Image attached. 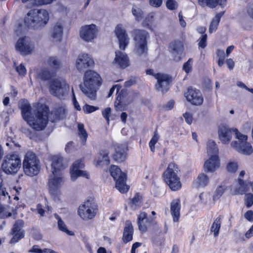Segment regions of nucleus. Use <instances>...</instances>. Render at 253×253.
<instances>
[{"instance_id": "nucleus-36", "label": "nucleus", "mask_w": 253, "mask_h": 253, "mask_svg": "<svg viewBox=\"0 0 253 253\" xmlns=\"http://www.w3.org/2000/svg\"><path fill=\"white\" fill-rule=\"evenodd\" d=\"M44 63L45 65L55 70L59 69L61 65L60 61L56 57H48Z\"/></svg>"}, {"instance_id": "nucleus-26", "label": "nucleus", "mask_w": 253, "mask_h": 253, "mask_svg": "<svg viewBox=\"0 0 253 253\" xmlns=\"http://www.w3.org/2000/svg\"><path fill=\"white\" fill-rule=\"evenodd\" d=\"M153 221L154 219L148 218L145 212H141L137 216V223L138 229L141 232H145Z\"/></svg>"}, {"instance_id": "nucleus-11", "label": "nucleus", "mask_w": 253, "mask_h": 253, "mask_svg": "<svg viewBox=\"0 0 253 253\" xmlns=\"http://www.w3.org/2000/svg\"><path fill=\"white\" fill-rule=\"evenodd\" d=\"M15 49L22 55H31L35 51V43L30 37L21 36L15 43Z\"/></svg>"}, {"instance_id": "nucleus-34", "label": "nucleus", "mask_w": 253, "mask_h": 253, "mask_svg": "<svg viewBox=\"0 0 253 253\" xmlns=\"http://www.w3.org/2000/svg\"><path fill=\"white\" fill-rule=\"evenodd\" d=\"M207 152L208 156H219L218 148L215 142L212 140L208 141Z\"/></svg>"}, {"instance_id": "nucleus-55", "label": "nucleus", "mask_w": 253, "mask_h": 253, "mask_svg": "<svg viewBox=\"0 0 253 253\" xmlns=\"http://www.w3.org/2000/svg\"><path fill=\"white\" fill-rule=\"evenodd\" d=\"M166 5L168 9L170 10H173L177 7V3L174 0H168Z\"/></svg>"}, {"instance_id": "nucleus-22", "label": "nucleus", "mask_w": 253, "mask_h": 253, "mask_svg": "<svg viewBox=\"0 0 253 253\" xmlns=\"http://www.w3.org/2000/svg\"><path fill=\"white\" fill-rule=\"evenodd\" d=\"M84 166V164L81 160L75 161L72 165L70 169L71 178L73 180H75L79 176H82L86 178H89V174L86 171L81 170Z\"/></svg>"}, {"instance_id": "nucleus-28", "label": "nucleus", "mask_w": 253, "mask_h": 253, "mask_svg": "<svg viewBox=\"0 0 253 253\" xmlns=\"http://www.w3.org/2000/svg\"><path fill=\"white\" fill-rule=\"evenodd\" d=\"M64 22L62 20L57 21L53 25L51 36L55 41H60L62 37Z\"/></svg>"}, {"instance_id": "nucleus-3", "label": "nucleus", "mask_w": 253, "mask_h": 253, "mask_svg": "<svg viewBox=\"0 0 253 253\" xmlns=\"http://www.w3.org/2000/svg\"><path fill=\"white\" fill-rule=\"evenodd\" d=\"M49 19V13L46 10L34 9L27 14L24 22L28 27L38 28L45 25Z\"/></svg>"}, {"instance_id": "nucleus-7", "label": "nucleus", "mask_w": 253, "mask_h": 253, "mask_svg": "<svg viewBox=\"0 0 253 253\" xmlns=\"http://www.w3.org/2000/svg\"><path fill=\"white\" fill-rule=\"evenodd\" d=\"M98 211V205L95 199L92 197H88L81 204L78 210L79 215L84 220L94 218Z\"/></svg>"}, {"instance_id": "nucleus-17", "label": "nucleus", "mask_w": 253, "mask_h": 253, "mask_svg": "<svg viewBox=\"0 0 253 253\" xmlns=\"http://www.w3.org/2000/svg\"><path fill=\"white\" fill-rule=\"evenodd\" d=\"M24 222L22 220L16 221L11 229L10 234L12 236L9 244H15L25 236V231L23 229Z\"/></svg>"}, {"instance_id": "nucleus-46", "label": "nucleus", "mask_w": 253, "mask_h": 253, "mask_svg": "<svg viewBox=\"0 0 253 253\" xmlns=\"http://www.w3.org/2000/svg\"><path fill=\"white\" fill-rule=\"evenodd\" d=\"M198 3L202 7L208 6L210 8L216 7V1L215 0H198Z\"/></svg>"}, {"instance_id": "nucleus-39", "label": "nucleus", "mask_w": 253, "mask_h": 253, "mask_svg": "<svg viewBox=\"0 0 253 253\" xmlns=\"http://www.w3.org/2000/svg\"><path fill=\"white\" fill-rule=\"evenodd\" d=\"M223 15V13H217L215 16L212 19L211 23L210 25L209 32L211 33L215 32L218 26L220 18Z\"/></svg>"}, {"instance_id": "nucleus-54", "label": "nucleus", "mask_w": 253, "mask_h": 253, "mask_svg": "<svg viewBox=\"0 0 253 253\" xmlns=\"http://www.w3.org/2000/svg\"><path fill=\"white\" fill-rule=\"evenodd\" d=\"M111 109L110 108H105L102 112V116L106 119L107 123L109 124V117L111 114Z\"/></svg>"}, {"instance_id": "nucleus-33", "label": "nucleus", "mask_w": 253, "mask_h": 253, "mask_svg": "<svg viewBox=\"0 0 253 253\" xmlns=\"http://www.w3.org/2000/svg\"><path fill=\"white\" fill-rule=\"evenodd\" d=\"M66 116V109L64 106L56 108L51 114L50 118L52 122H55L64 118Z\"/></svg>"}, {"instance_id": "nucleus-40", "label": "nucleus", "mask_w": 253, "mask_h": 253, "mask_svg": "<svg viewBox=\"0 0 253 253\" xmlns=\"http://www.w3.org/2000/svg\"><path fill=\"white\" fill-rule=\"evenodd\" d=\"M155 13L154 12H151L149 13L143 20L142 25L143 27L149 28L151 30H153V28L151 24L154 21V17Z\"/></svg>"}, {"instance_id": "nucleus-35", "label": "nucleus", "mask_w": 253, "mask_h": 253, "mask_svg": "<svg viewBox=\"0 0 253 253\" xmlns=\"http://www.w3.org/2000/svg\"><path fill=\"white\" fill-rule=\"evenodd\" d=\"M253 236V225L244 234L240 232L236 234V238L238 241H246Z\"/></svg>"}, {"instance_id": "nucleus-56", "label": "nucleus", "mask_w": 253, "mask_h": 253, "mask_svg": "<svg viewBox=\"0 0 253 253\" xmlns=\"http://www.w3.org/2000/svg\"><path fill=\"white\" fill-rule=\"evenodd\" d=\"M71 92L72 93V97H73V103L74 104L75 108L77 110H81V107H80L79 103L78 102V101L76 100V98L75 97V94L74 93V89H73V87H72V88H71Z\"/></svg>"}, {"instance_id": "nucleus-29", "label": "nucleus", "mask_w": 253, "mask_h": 253, "mask_svg": "<svg viewBox=\"0 0 253 253\" xmlns=\"http://www.w3.org/2000/svg\"><path fill=\"white\" fill-rule=\"evenodd\" d=\"M181 209L180 201L178 199H174L170 203V213L173 222H178L180 218Z\"/></svg>"}, {"instance_id": "nucleus-41", "label": "nucleus", "mask_w": 253, "mask_h": 253, "mask_svg": "<svg viewBox=\"0 0 253 253\" xmlns=\"http://www.w3.org/2000/svg\"><path fill=\"white\" fill-rule=\"evenodd\" d=\"M239 168V163L237 160H229L226 165V170L230 173H235Z\"/></svg>"}, {"instance_id": "nucleus-6", "label": "nucleus", "mask_w": 253, "mask_h": 253, "mask_svg": "<svg viewBox=\"0 0 253 253\" xmlns=\"http://www.w3.org/2000/svg\"><path fill=\"white\" fill-rule=\"evenodd\" d=\"M133 38L135 54L139 57L147 55L148 48L147 39L149 37L147 32L144 30L135 29L132 32Z\"/></svg>"}, {"instance_id": "nucleus-61", "label": "nucleus", "mask_w": 253, "mask_h": 253, "mask_svg": "<svg viewBox=\"0 0 253 253\" xmlns=\"http://www.w3.org/2000/svg\"><path fill=\"white\" fill-rule=\"evenodd\" d=\"M162 0H149L150 4L153 7H160L162 4Z\"/></svg>"}, {"instance_id": "nucleus-25", "label": "nucleus", "mask_w": 253, "mask_h": 253, "mask_svg": "<svg viewBox=\"0 0 253 253\" xmlns=\"http://www.w3.org/2000/svg\"><path fill=\"white\" fill-rule=\"evenodd\" d=\"M66 182L61 173L58 175H51L48 179V187L50 190H57L64 188Z\"/></svg>"}, {"instance_id": "nucleus-23", "label": "nucleus", "mask_w": 253, "mask_h": 253, "mask_svg": "<svg viewBox=\"0 0 253 253\" xmlns=\"http://www.w3.org/2000/svg\"><path fill=\"white\" fill-rule=\"evenodd\" d=\"M131 96L130 93H127L125 90L122 91L121 93L118 95L115 102L116 109L120 111L125 110L126 105L132 100Z\"/></svg>"}, {"instance_id": "nucleus-51", "label": "nucleus", "mask_w": 253, "mask_h": 253, "mask_svg": "<svg viewBox=\"0 0 253 253\" xmlns=\"http://www.w3.org/2000/svg\"><path fill=\"white\" fill-rule=\"evenodd\" d=\"M25 29V26L19 23H18L14 29V33L17 36L22 35Z\"/></svg>"}, {"instance_id": "nucleus-38", "label": "nucleus", "mask_w": 253, "mask_h": 253, "mask_svg": "<svg viewBox=\"0 0 253 253\" xmlns=\"http://www.w3.org/2000/svg\"><path fill=\"white\" fill-rule=\"evenodd\" d=\"M222 217L219 215L217 217L213 222L211 228V231L213 233L214 236L217 237L219 234V231L221 227V220Z\"/></svg>"}, {"instance_id": "nucleus-30", "label": "nucleus", "mask_w": 253, "mask_h": 253, "mask_svg": "<svg viewBox=\"0 0 253 253\" xmlns=\"http://www.w3.org/2000/svg\"><path fill=\"white\" fill-rule=\"evenodd\" d=\"M133 228L130 221L126 220L125 222L123 240L127 243L132 240Z\"/></svg>"}, {"instance_id": "nucleus-13", "label": "nucleus", "mask_w": 253, "mask_h": 253, "mask_svg": "<svg viewBox=\"0 0 253 253\" xmlns=\"http://www.w3.org/2000/svg\"><path fill=\"white\" fill-rule=\"evenodd\" d=\"M98 29L93 24L85 25L81 27L80 30V36L84 41L92 42L97 38Z\"/></svg>"}, {"instance_id": "nucleus-27", "label": "nucleus", "mask_w": 253, "mask_h": 253, "mask_svg": "<svg viewBox=\"0 0 253 253\" xmlns=\"http://www.w3.org/2000/svg\"><path fill=\"white\" fill-rule=\"evenodd\" d=\"M127 147L126 144L117 145L115 146V153L113 155L114 160L117 162H123L126 158Z\"/></svg>"}, {"instance_id": "nucleus-12", "label": "nucleus", "mask_w": 253, "mask_h": 253, "mask_svg": "<svg viewBox=\"0 0 253 253\" xmlns=\"http://www.w3.org/2000/svg\"><path fill=\"white\" fill-rule=\"evenodd\" d=\"M109 171L111 175L116 181V187L118 190H128L129 186L126 184V175L117 166L112 165Z\"/></svg>"}, {"instance_id": "nucleus-2", "label": "nucleus", "mask_w": 253, "mask_h": 253, "mask_svg": "<svg viewBox=\"0 0 253 253\" xmlns=\"http://www.w3.org/2000/svg\"><path fill=\"white\" fill-rule=\"evenodd\" d=\"M101 85L100 75L93 71L89 70L84 73V82L80 85V88L87 97L94 100L96 97V91Z\"/></svg>"}, {"instance_id": "nucleus-58", "label": "nucleus", "mask_w": 253, "mask_h": 253, "mask_svg": "<svg viewBox=\"0 0 253 253\" xmlns=\"http://www.w3.org/2000/svg\"><path fill=\"white\" fill-rule=\"evenodd\" d=\"M30 253H43V250L41 249L38 245H34L28 251Z\"/></svg>"}, {"instance_id": "nucleus-20", "label": "nucleus", "mask_w": 253, "mask_h": 253, "mask_svg": "<svg viewBox=\"0 0 253 253\" xmlns=\"http://www.w3.org/2000/svg\"><path fill=\"white\" fill-rule=\"evenodd\" d=\"M220 160L219 156H208L204 164L203 169L207 173H213L219 169Z\"/></svg>"}, {"instance_id": "nucleus-21", "label": "nucleus", "mask_w": 253, "mask_h": 253, "mask_svg": "<svg viewBox=\"0 0 253 253\" xmlns=\"http://www.w3.org/2000/svg\"><path fill=\"white\" fill-rule=\"evenodd\" d=\"M112 63L118 68L126 69L129 66L130 62L129 58L126 53L118 50L115 52V57Z\"/></svg>"}, {"instance_id": "nucleus-24", "label": "nucleus", "mask_w": 253, "mask_h": 253, "mask_svg": "<svg viewBox=\"0 0 253 253\" xmlns=\"http://www.w3.org/2000/svg\"><path fill=\"white\" fill-rule=\"evenodd\" d=\"M51 161V170L53 175H60L61 169H63V158L59 155H52L50 156Z\"/></svg>"}, {"instance_id": "nucleus-31", "label": "nucleus", "mask_w": 253, "mask_h": 253, "mask_svg": "<svg viewBox=\"0 0 253 253\" xmlns=\"http://www.w3.org/2000/svg\"><path fill=\"white\" fill-rule=\"evenodd\" d=\"M109 154V151L107 150H102L101 151L98 157L94 161L95 165L96 166L109 165L110 164Z\"/></svg>"}, {"instance_id": "nucleus-8", "label": "nucleus", "mask_w": 253, "mask_h": 253, "mask_svg": "<svg viewBox=\"0 0 253 253\" xmlns=\"http://www.w3.org/2000/svg\"><path fill=\"white\" fill-rule=\"evenodd\" d=\"M23 168L27 175L33 176L38 174L40 169L39 161L34 153L30 151L26 153L23 161Z\"/></svg>"}, {"instance_id": "nucleus-19", "label": "nucleus", "mask_w": 253, "mask_h": 253, "mask_svg": "<svg viewBox=\"0 0 253 253\" xmlns=\"http://www.w3.org/2000/svg\"><path fill=\"white\" fill-rule=\"evenodd\" d=\"M94 63V60L90 55L83 53L79 54L77 58L75 66L77 70L81 72L92 66Z\"/></svg>"}, {"instance_id": "nucleus-5", "label": "nucleus", "mask_w": 253, "mask_h": 253, "mask_svg": "<svg viewBox=\"0 0 253 253\" xmlns=\"http://www.w3.org/2000/svg\"><path fill=\"white\" fill-rule=\"evenodd\" d=\"M71 88L66 80L63 78L52 79L49 84V91L53 96L63 100L69 95Z\"/></svg>"}, {"instance_id": "nucleus-14", "label": "nucleus", "mask_w": 253, "mask_h": 253, "mask_svg": "<svg viewBox=\"0 0 253 253\" xmlns=\"http://www.w3.org/2000/svg\"><path fill=\"white\" fill-rule=\"evenodd\" d=\"M146 74L153 76L157 80V83L156 84L157 90L162 93L168 90L169 86V78L167 75L162 73L155 74L152 69L147 70Z\"/></svg>"}, {"instance_id": "nucleus-48", "label": "nucleus", "mask_w": 253, "mask_h": 253, "mask_svg": "<svg viewBox=\"0 0 253 253\" xmlns=\"http://www.w3.org/2000/svg\"><path fill=\"white\" fill-rule=\"evenodd\" d=\"M193 60L192 58H189L183 66V70L186 73H189L192 71Z\"/></svg>"}, {"instance_id": "nucleus-16", "label": "nucleus", "mask_w": 253, "mask_h": 253, "mask_svg": "<svg viewBox=\"0 0 253 253\" xmlns=\"http://www.w3.org/2000/svg\"><path fill=\"white\" fill-rule=\"evenodd\" d=\"M114 32L118 39L120 48L125 50L130 40L125 28L122 24H118L116 27Z\"/></svg>"}, {"instance_id": "nucleus-18", "label": "nucleus", "mask_w": 253, "mask_h": 253, "mask_svg": "<svg viewBox=\"0 0 253 253\" xmlns=\"http://www.w3.org/2000/svg\"><path fill=\"white\" fill-rule=\"evenodd\" d=\"M184 96L187 101L193 105H201L204 101L202 93L199 90L195 88H188L184 93Z\"/></svg>"}, {"instance_id": "nucleus-42", "label": "nucleus", "mask_w": 253, "mask_h": 253, "mask_svg": "<svg viewBox=\"0 0 253 253\" xmlns=\"http://www.w3.org/2000/svg\"><path fill=\"white\" fill-rule=\"evenodd\" d=\"M131 11L136 21H140L142 20L143 17L144 12L140 7L136 5H133L132 6Z\"/></svg>"}, {"instance_id": "nucleus-4", "label": "nucleus", "mask_w": 253, "mask_h": 253, "mask_svg": "<svg viewBox=\"0 0 253 253\" xmlns=\"http://www.w3.org/2000/svg\"><path fill=\"white\" fill-rule=\"evenodd\" d=\"M179 171L180 169L178 165L171 162L162 174L164 181L171 190H177L181 188V183L178 176Z\"/></svg>"}, {"instance_id": "nucleus-49", "label": "nucleus", "mask_w": 253, "mask_h": 253, "mask_svg": "<svg viewBox=\"0 0 253 253\" xmlns=\"http://www.w3.org/2000/svg\"><path fill=\"white\" fill-rule=\"evenodd\" d=\"M246 174V172L245 170H241L239 174V177L238 178V183L240 185V188L243 189L244 187H245V185L248 181H244L242 178L245 176Z\"/></svg>"}, {"instance_id": "nucleus-32", "label": "nucleus", "mask_w": 253, "mask_h": 253, "mask_svg": "<svg viewBox=\"0 0 253 253\" xmlns=\"http://www.w3.org/2000/svg\"><path fill=\"white\" fill-rule=\"evenodd\" d=\"M209 182V178L208 176L204 173H201L194 181L193 185L195 188H203L208 184Z\"/></svg>"}, {"instance_id": "nucleus-10", "label": "nucleus", "mask_w": 253, "mask_h": 253, "mask_svg": "<svg viewBox=\"0 0 253 253\" xmlns=\"http://www.w3.org/2000/svg\"><path fill=\"white\" fill-rule=\"evenodd\" d=\"M21 167V160L15 154L7 155L2 164L3 171L7 174H15L18 171Z\"/></svg>"}, {"instance_id": "nucleus-53", "label": "nucleus", "mask_w": 253, "mask_h": 253, "mask_svg": "<svg viewBox=\"0 0 253 253\" xmlns=\"http://www.w3.org/2000/svg\"><path fill=\"white\" fill-rule=\"evenodd\" d=\"M83 109L85 113L89 114L98 110V108L93 106L86 104L83 107Z\"/></svg>"}, {"instance_id": "nucleus-57", "label": "nucleus", "mask_w": 253, "mask_h": 253, "mask_svg": "<svg viewBox=\"0 0 253 253\" xmlns=\"http://www.w3.org/2000/svg\"><path fill=\"white\" fill-rule=\"evenodd\" d=\"M207 39V36L206 35H202L201 38L200 39L199 42V46L202 48H205L206 46V41Z\"/></svg>"}, {"instance_id": "nucleus-52", "label": "nucleus", "mask_w": 253, "mask_h": 253, "mask_svg": "<svg viewBox=\"0 0 253 253\" xmlns=\"http://www.w3.org/2000/svg\"><path fill=\"white\" fill-rule=\"evenodd\" d=\"M183 116L185 122L188 125H191L193 120V114L190 112H186L183 114Z\"/></svg>"}, {"instance_id": "nucleus-47", "label": "nucleus", "mask_w": 253, "mask_h": 253, "mask_svg": "<svg viewBox=\"0 0 253 253\" xmlns=\"http://www.w3.org/2000/svg\"><path fill=\"white\" fill-rule=\"evenodd\" d=\"M11 216L8 207H4L0 204V218L3 219Z\"/></svg>"}, {"instance_id": "nucleus-50", "label": "nucleus", "mask_w": 253, "mask_h": 253, "mask_svg": "<svg viewBox=\"0 0 253 253\" xmlns=\"http://www.w3.org/2000/svg\"><path fill=\"white\" fill-rule=\"evenodd\" d=\"M245 204L248 208L251 207L253 205V194H247L245 196Z\"/></svg>"}, {"instance_id": "nucleus-43", "label": "nucleus", "mask_w": 253, "mask_h": 253, "mask_svg": "<svg viewBox=\"0 0 253 253\" xmlns=\"http://www.w3.org/2000/svg\"><path fill=\"white\" fill-rule=\"evenodd\" d=\"M54 75L53 72L47 70H41L38 74V77L42 80H48Z\"/></svg>"}, {"instance_id": "nucleus-37", "label": "nucleus", "mask_w": 253, "mask_h": 253, "mask_svg": "<svg viewBox=\"0 0 253 253\" xmlns=\"http://www.w3.org/2000/svg\"><path fill=\"white\" fill-rule=\"evenodd\" d=\"M54 216L55 218L57 220L58 227L60 231L66 233L68 235H74V233L72 231H69L67 227L65 224V222L61 219V218L58 214L55 213L54 214Z\"/></svg>"}, {"instance_id": "nucleus-64", "label": "nucleus", "mask_w": 253, "mask_h": 253, "mask_svg": "<svg viewBox=\"0 0 253 253\" xmlns=\"http://www.w3.org/2000/svg\"><path fill=\"white\" fill-rule=\"evenodd\" d=\"M246 219L248 220L253 222V211H249L246 212L244 215Z\"/></svg>"}, {"instance_id": "nucleus-15", "label": "nucleus", "mask_w": 253, "mask_h": 253, "mask_svg": "<svg viewBox=\"0 0 253 253\" xmlns=\"http://www.w3.org/2000/svg\"><path fill=\"white\" fill-rule=\"evenodd\" d=\"M233 133L235 134V137L237 139L238 134L241 133V132L236 128H230L225 126H221L219 127V139L223 144L229 143L232 139Z\"/></svg>"}, {"instance_id": "nucleus-1", "label": "nucleus", "mask_w": 253, "mask_h": 253, "mask_svg": "<svg viewBox=\"0 0 253 253\" xmlns=\"http://www.w3.org/2000/svg\"><path fill=\"white\" fill-rule=\"evenodd\" d=\"M19 107L23 119L32 128L37 130L43 129L48 123L47 107L40 103L33 105L32 107L27 100H21Z\"/></svg>"}, {"instance_id": "nucleus-44", "label": "nucleus", "mask_w": 253, "mask_h": 253, "mask_svg": "<svg viewBox=\"0 0 253 253\" xmlns=\"http://www.w3.org/2000/svg\"><path fill=\"white\" fill-rule=\"evenodd\" d=\"M78 135L83 142V143L84 144L86 142L87 137V134L86 131V130L84 128V126L82 124H78Z\"/></svg>"}, {"instance_id": "nucleus-45", "label": "nucleus", "mask_w": 253, "mask_h": 253, "mask_svg": "<svg viewBox=\"0 0 253 253\" xmlns=\"http://www.w3.org/2000/svg\"><path fill=\"white\" fill-rule=\"evenodd\" d=\"M160 138V135L157 132V131H155L154 135L153 136L152 138L150 140L149 146L150 148L151 151L152 152H154L155 150V144L158 142V140Z\"/></svg>"}, {"instance_id": "nucleus-59", "label": "nucleus", "mask_w": 253, "mask_h": 253, "mask_svg": "<svg viewBox=\"0 0 253 253\" xmlns=\"http://www.w3.org/2000/svg\"><path fill=\"white\" fill-rule=\"evenodd\" d=\"M17 72L20 75H24L26 73V70L25 66L21 64L16 68Z\"/></svg>"}, {"instance_id": "nucleus-9", "label": "nucleus", "mask_w": 253, "mask_h": 253, "mask_svg": "<svg viewBox=\"0 0 253 253\" xmlns=\"http://www.w3.org/2000/svg\"><path fill=\"white\" fill-rule=\"evenodd\" d=\"M248 137L247 135L241 133L238 134L237 140L231 142V146L237 152L244 155H250L253 153V147L251 144L248 141Z\"/></svg>"}, {"instance_id": "nucleus-63", "label": "nucleus", "mask_w": 253, "mask_h": 253, "mask_svg": "<svg viewBox=\"0 0 253 253\" xmlns=\"http://www.w3.org/2000/svg\"><path fill=\"white\" fill-rule=\"evenodd\" d=\"M54 0H34L36 5L48 4L51 3Z\"/></svg>"}, {"instance_id": "nucleus-62", "label": "nucleus", "mask_w": 253, "mask_h": 253, "mask_svg": "<svg viewBox=\"0 0 253 253\" xmlns=\"http://www.w3.org/2000/svg\"><path fill=\"white\" fill-rule=\"evenodd\" d=\"M251 127V123L250 122H246L242 126V130L244 132H247L250 131Z\"/></svg>"}, {"instance_id": "nucleus-60", "label": "nucleus", "mask_w": 253, "mask_h": 253, "mask_svg": "<svg viewBox=\"0 0 253 253\" xmlns=\"http://www.w3.org/2000/svg\"><path fill=\"white\" fill-rule=\"evenodd\" d=\"M142 199V196L139 193H136L134 197L131 199V203L133 205L137 204Z\"/></svg>"}]
</instances>
